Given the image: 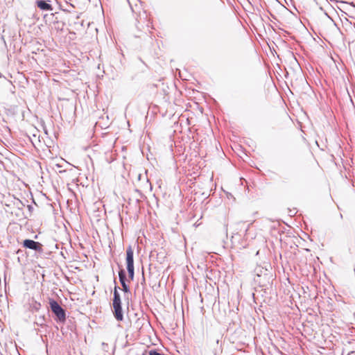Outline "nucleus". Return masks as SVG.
<instances>
[{
  "mask_svg": "<svg viewBox=\"0 0 355 355\" xmlns=\"http://www.w3.org/2000/svg\"><path fill=\"white\" fill-rule=\"evenodd\" d=\"M255 275L254 277V281L259 286H266V283L270 279V274L268 269L262 267H257L254 270Z\"/></svg>",
  "mask_w": 355,
  "mask_h": 355,
  "instance_id": "1",
  "label": "nucleus"
},
{
  "mask_svg": "<svg viewBox=\"0 0 355 355\" xmlns=\"http://www.w3.org/2000/svg\"><path fill=\"white\" fill-rule=\"evenodd\" d=\"M49 305L51 311L56 317V320L60 322H64L66 320L65 310L53 299H50Z\"/></svg>",
  "mask_w": 355,
  "mask_h": 355,
  "instance_id": "2",
  "label": "nucleus"
},
{
  "mask_svg": "<svg viewBox=\"0 0 355 355\" xmlns=\"http://www.w3.org/2000/svg\"><path fill=\"white\" fill-rule=\"evenodd\" d=\"M22 245L25 248L33 250L39 254L43 253V245L38 241L32 239H25Z\"/></svg>",
  "mask_w": 355,
  "mask_h": 355,
  "instance_id": "3",
  "label": "nucleus"
},
{
  "mask_svg": "<svg viewBox=\"0 0 355 355\" xmlns=\"http://www.w3.org/2000/svg\"><path fill=\"white\" fill-rule=\"evenodd\" d=\"M126 268H135L134 267V251L131 245H129L126 249Z\"/></svg>",
  "mask_w": 355,
  "mask_h": 355,
  "instance_id": "4",
  "label": "nucleus"
},
{
  "mask_svg": "<svg viewBox=\"0 0 355 355\" xmlns=\"http://www.w3.org/2000/svg\"><path fill=\"white\" fill-rule=\"evenodd\" d=\"M113 315L117 321H122L123 320V312L121 304H112Z\"/></svg>",
  "mask_w": 355,
  "mask_h": 355,
  "instance_id": "5",
  "label": "nucleus"
},
{
  "mask_svg": "<svg viewBox=\"0 0 355 355\" xmlns=\"http://www.w3.org/2000/svg\"><path fill=\"white\" fill-rule=\"evenodd\" d=\"M36 3H37V7L42 10H45V11L53 10L52 6L50 3H49L46 1L37 0Z\"/></svg>",
  "mask_w": 355,
  "mask_h": 355,
  "instance_id": "6",
  "label": "nucleus"
},
{
  "mask_svg": "<svg viewBox=\"0 0 355 355\" xmlns=\"http://www.w3.org/2000/svg\"><path fill=\"white\" fill-rule=\"evenodd\" d=\"M119 289H120V288L118 286H114L112 304H121V296L118 291Z\"/></svg>",
  "mask_w": 355,
  "mask_h": 355,
  "instance_id": "7",
  "label": "nucleus"
},
{
  "mask_svg": "<svg viewBox=\"0 0 355 355\" xmlns=\"http://www.w3.org/2000/svg\"><path fill=\"white\" fill-rule=\"evenodd\" d=\"M347 247L349 253L355 252V236H350L347 240Z\"/></svg>",
  "mask_w": 355,
  "mask_h": 355,
  "instance_id": "8",
  "label": "nucleus"
},
{
  "mask_svg": "<svg viewBox=\"0 0 355 355\" xmlns=\"http://www.w3.org/2000/svg\"><path fill=\"white\" fill-rule=\"evenodd\" d=\"M122 286V290L125 293V298L128 301L129 300V295H131L130 290L129 286L125 283L124 284H121ZM129 302H128V304Z\"/></svg>",
  "mask_w": 355,
  "mask_h": 355,
  "instance_id": "9",
  "label": "nucleus"
},
{
  "mask_svg": "<svg viewBox=\"0 0 355 355\" xmlns=\"http://www.w3.org/2000/svg\"><path fill=\"white\" fill-rule=\"evenodd\" d=\"M45 322V315L44 314L40 315L39 316H36L35 324L37 326L43 327L44 326Z\"/></svg>",
  "mask_w": 355,
  "mask_h": 355,
  "instance_id": "10",
  "label": "nucleus"
},
{
  "mask_svg": "<svg viewBox=\"0 0 355 355\" xmlns=\"http://www.w3.org/2000/svg\"><path fill=\"white\" fill-rule=\"evenodd\" d=\"M119 282H120L121 284H124V283L126 282L127 277H126V273H125V271L124 270V269H121L119 271Z\"/></svg>",
  "mask_w": 355,
  "mask_h": 355,
  "instance_id": "11",
  "label": "nucleus"
},
{
  "mask_svg": "<svg viewBox=\"0 0 355 355\" xmlns=\"http://www.w3.org/2000/svg\"><path fill=\"white\" fill-rule=\"evenodd\" d=\"M331 2H335L337 3H342V4H349V6H352L355 8V3L354 2H347L343 0H330Z\"/></svg>",
  "mask_w": 355,
  "mask_h": 355,
  "instance_id": "12",
  "label": "nucleus"
},
{
  "mask_svg": "<svg viewBox=\"0 0 355 355\" xmlns=\"http://www.w3.org/2000/svg\"><path fill=\"white\" fill-rule=\"evenodd\" d=\"M135 192L136 194L135 197L137 203H139L141 201L140 198H142L144 197V195L139 189H135Z\"/></svg>",
  "mask_w": 355,
  "mask_h": 355,
  "instance_id": "13",
  "label": "nucleus"
},
{
  "mask_svg": "<svg viewBox=\"0 0 355 355\" xmlns=\"http://www.w3.org/2000/svg\"><path fill=\"white\" fill-rule=\"evenodd\" d=\"M130 280H133L135 277V268H127Z\"/></svg>",
  "mask_w": 355,
  "mask_h": 355,
  "instance_id": "14",
  "label": "nucleus"
},
{
  "mask_svg": "<svg viewBox=\"0 0 355 355\" xmlns=\"http://www.w3.org/2000/svg\"><path fill=\"white\" fill-rule=\"evenodd\" d=\"M31 307H32L33 310H34L35 311H38L40 309V308H41V304L39 303V302H35L32 304Z\"/></svg>",
  "mask_w": 355,
  "mask_h": 355,
  "instance_id": "15",
  "label": "nucleus"
},
{
  "mask_svg": "<svg viewBox=\"0 0 355 355\" xmlns=\"http://www.w3.org/2000/svg\"><path fill=\"white\" fill-rule=\"evenodd\" d=\"M149 355H164V354L159 352L156 349H152L149 352Z\"/></svg>",
  "mask_w": 355,
  "mask_h": 355,
  "instance_id": "16",
  "label": "nucleus"
},
{
  "mask_svg": "<svg viewBox=\"0 0 355 355\" xmlns=\"http://www.w3.org/2000/svg\"><path fill=\"white\" fill-rule=\"evenodd\" d=\"M15 205L18 207L19 209H21V207H24V204L19 200H18L17 202Z\"/></svg>",
  "mask_w": 355,
  "mask_h": 355,
  "instance_id": "17",
  "label": "nucleus"
},
{
  "mask_svg": "<svg viewBox=\"0 0 355 355\" xmlns=\"http://www.w3.org/2000/svg\"><path fill=\"white\" fill-rule=\"evenodd\" d=\"M28 211L31 213L33 210V207L31 205L27 206Z\"/></svg>",
  "mask_w": 355,
  "mask_h": 355,
  "instance_id": "18",
  "label": "nucleus"
},
{
  "mask_svg": "<svg viewBox=\"0 0 355 355\" xmlns=\"http://www.w3.org/2000/svg\"><path fill=\"white\" fill-rule=\"evenodd\" d=\"M340 218H343V214H340Z\"/></svg>",
  "mask_w": 355,
  "mask_h": 355,
  "instance_id": "19",
  "label": "nucleus"
}]
</instances>
